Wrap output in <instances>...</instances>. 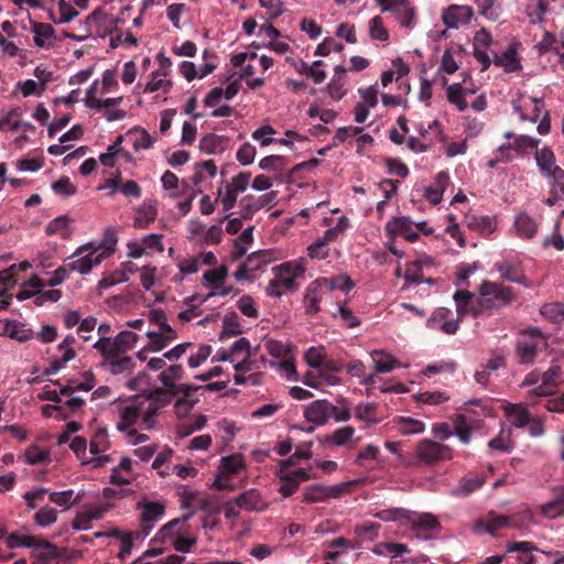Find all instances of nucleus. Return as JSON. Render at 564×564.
<instances>
[{
    "label": "nucleus",
    "mask_w": 564,
    "mask_h": 564,
    "mask_svg": "<svg viewBox=\"0 0 564 564\" xmlns=\"http://www.w3.org/2000/svg\"><path fill=\"white\" fill-rule=\"evenodd\" d=\"M32 564H52L63 557V552L50 541L36 536L31 546Z\"/></svg>",
    "instance_id": "5"
},
{
    "label": "nucleus",
    "mask_w": 564,
    "mask_h": 564,
    "mask_svg": "<svg viewBox=\"0 0 564 564\" xmlns=\"http://www.w3.org/2000/svg\"><path fill=\"white\" fill-rule=\"evenodd\" d=\"M149 321L159 326V330L167 332L172 334V327L167 324V317L163 310L155 308L150 311Z\"/></svg>",
    "instance_id": "61"
},
{
    "label": "nucleus",
    "mask_w": 564,
    "mask_h": 564,
    "mask_svg": "<svg viewBox=\"0 0 564 564\" xmlns=\"http://www.w3.org/2000/svg\"><path fill=\"white\" fill-rule=\"evenodd\" d=\"M479 295L489 297L494 311L510 305L516 300L512 288L498 282L482 281L478 288Z\"/></svg>",
    "instance_id": "3"
},
{
    "label": "nucleus",
    "mask_w": 564,
    "mask_h": 564,
    "mask_svg": "<svg viewBox=\"0 0 564 564\" xmlns=\"http://www.w3.org/2000/svg\"><path fill=\"white\" fill-rule=\"evenodd\" d=\"M333 414V404L327 400L313 401L304 410V417L316 425H325Z\"/></svg>",
    "instance_id": "9"
},
{
    "label": "nucleus",
    "mask_w": 564,
    "mask_h": 564,
    "mask_svg": "<svg viewBox=\"0 0 564 564\" xmlns=\"http://www.w3.org/2000/svg\"><path fill=\"white\" fill-rule=\"evenodd\" d=\"M514 227L520 237L532 239L538 232L536 221L525 213L516 216Z\"/></svg>",
    "instance_id": "21"
},
{
    "label": "nucleus",
    "mask_w": 564,
    "mask_h": 564,
    "mask_svg": "<svg viewBox=\"0 0 564 564\" xmlns=\"http://www.w3.org/2000/svg\"><path fill=\"white\" fill-rule=\"evenodd\" d=\"M319 280H321V285L326 284V285H328V288L330 290H341V291L348 292L355 286L354 281L350 279V276H348L346 274H339L332 279L324 278V279H319Z\"/></svg>",
    "instance_id": "45"
},
{
    "label": "nucleus",
    "mask_w": 564,
    "mask_h": 564,
    "mask_svg": "<svg viewBox=\"0 0 564 564\" xmlns=\"http://www.w3.org/2000/svg\"><path fill=\"white\" fill-rule=\"evenodd\" d=\"M138 509L141 510V522L144 534H149L152 530L154 523L163 516L165 507L161 502L149 501V502H138Z\"/></svg>",
    "instance_id": "12"
},
{
    "label": "nucleus",
    "mask_w": 564,
    "mask_h": 564,
    "mask_svg": "<svg viewBox=\"0 0 564 564\" xmlns=\"http://www.w3.org/2000/svg\"><path fill=\"white\" fill-rule=\"evenodd\" d=\"M447 99L451 104L455 105L459 111L467 109L468 105L464 98V89L462 84L456 83L447 87L446 89Z\"/></svg>",
    "instance_id": "41"
},
{
    "label": "nucleus",
    "mask_w": 564,
    "mask_h": 564,
    "mask_svg": "<svg viewBox=\"0 0 564 564\" xmlns=\"http://www.w3.org/2000/svg\"><path fill=\"white\" fill-rule=\"evenodd\" d=\"M186 11L185 3H172L166 9L167 19L175 29H181V15Z\"/></svg>",
    "instance_id": "62"
},
{
    "label": "nucleus",
    "mask_w": 564,
    "mask_h": 564,
    "mask_svg": "<svg viewBox=\"0 0 564 564\" xmlns=\"http://www.w3.org/2000/svg\"><path fill=\"white\" fill-rule=\"evenodd\" d=\"M547 177L552 178V189L556 191L564 198V170L560 166H554L551 176Z\"/></svg>",
    "instance_id": "64"
},
{
    "label": "nucleus",
    "mask_w": 564,
    "mask_h": 564,
    "mask_svg": "<svg viewBox=\"0 0 564 564\" xmlns=\"http://www.w3.org/2000/svg\"><path fill=\"white\" fill-rule=\"evenodd\" d=\"M94 348L104 356L106 364L124 354L120 346L115 345V339L111 340L109 337H101L95 343Z\"/></svg>",
    "instance_id": "23"
},
{
    "label": "nucleus",
    "mask_w": 564,
    "mask_h": 564,
    "mask_svg": "<svg viewBox=\"0 0 564 564\" xmlns=\"http://www.w3.org/2000/svg\"><path fill=\"white\" fill-rule=\"evenodd\" d=\"M369 34L372 40L387 41L389 33L383 26L381 17H375L369 22Z\"/></svg>",
    "instance_id": "54"
},
{
    "label": "nucleus",
    "mask_w": 564,
    "mask_h": 564,
    "mask_svg": "<svg viewBox=\"0 0 564 564\" xmlns=\"http://www.w3.org/2000/svg\"><path fill=\"white\" fill-rule=\"evenodd\" d=\"M355 417L368 424L381 422V419L378 416L377 403H359L355 408Z\"/></svg>",
    "instance_id": "25"
},
{
    "label": "nucleus",
    "mask_w": 564,
    "mask_h": 564,
    "mask_svg": "<svg viewBox=\"0 0 564 564\" xmlns=\"http://www.w3.org/2000/svg\"><path fill=\"white\" fill-rule=\"evenodd\" d=\"M278 476L281 480L279 492L284 497H291L300 487L299 480L292 477L289 473L279 470Z\"/></svg>",
    "instance_id": "46"
},
{
    "label": "nucleus",
    "mask_w": 564,
    "mask_h": 564,
    "mask_svg": "<svg viewBox=\"0 0 564 564\" xmlns=\"http://www.w3.org/2000/svg\"><path fill=\"white\" fill-rule=\"evenodd\" d=\"M198 389H202V386L198 387L193 384H176V389L171 390V395L176 397L183 393L184 397L175 402V408L180 409L181 406H185L186 410L192 409L193 402H189L187 400V397H189L193 392L197 391Z\"/></svg>",
    "instance_id": "36"
},
{
    "label": "nucleus",
    "mask_w": 564,
    "mask_h": 564,
    "mask_svg": "<svg viewBox=\"0 0 564 564\" xmlns=\"http://www.w3.org/2000/svg\"><path fill=\"white\" fill-rule=\"evenodd\" d=\"M147 336L150 339L149 344L147 345V349L153 352L163 350L177 337L176 332L174 329H172V334H169L167 332L163 330L148 332Z\"/></svg>",
    "instance_id": "18"
},
{
    "label": "nucleus",
    "mask_w": 564,
    "mask_h": 564,
    "mask_svg": "<svg viewBox=\"0 0 564 564\" xmlns=\"http://www.w3.org/2000/svg\"><path fill=\"white\" fill-rule=\"evenodd\" d=\"M507 553H518L516 561L518 564H542L541 551L533 542L513 541L506 545Z\"/></svg>",
    "instance_id": "6"
},
{
    "label": "nucleus",
    "mask_w": 564,
    "mask_h": 564,
    "mask_svg": "<svg viewBox=\"0 0 564 564\" xmlns=\"http://www.w3.org/2000/svg\"><path fill=\"white\" fill-rule=\"evenodd\" d=\"M117 234L116 230L108 228L105 231L104 239L101 243L97 247L99 248L98 253H105L106 258L115 252V247L117 245Z\"/></svg>",
    "instance_id": "55"
},
{
    "label": "nucleus",
    "mask_w": 564,
    "mask_h": 564,
    "mask_svg": "<svg viewBox=\"0 0 564 564\" xmlns=\"http://www.w3.org/2000/svg\"><path fill=\"white\" fill-rule=\"evenodd\" d=\"M256 148L246 142L237 151L236 158L242 165H249L254 161Z\"/></svg>",
    "instance_id": "63"
},
{
    "label": "nucleus",
    "mask_w": 564,
    "mask_h": 564,
    "mask_svg": "<svg viewBox=\"0 0 564 564\" xmlns=\"http://www.w3.org/2000/svg\"><path fill=\"white\" fill-rule=\"evenodd\" d=\"M98 251L99 248H93L89 253L68 262V268L82 274L89 273L93 267L100 264L106 259V254L98 253Z\"/></svg>",
    "instance_id": "13"
},
{
    "label": "nucleus",
    "mask_w": 564,
    "mask_h": 564,
    "mask_svg": "<svg viewBox=\"0 0 564 564\" xmlns=\"http://www.w3.org/2000/svg\"><path fill=\"white\" fill-rule=\"evenodd\" d=\"M141 415V410L138 406H126L121 412V422L118 424L120 431L127 430L133 425Z\"/></svg>",
    "instance_id": "52"
},
{
    "label": "nucleus",
    "mask_w": 564,
    "mask_h": 564,
    "mask_svg": "<svg viewBox=\"0 0 564 564\" xmlns=\"http://www.w3.org/2000/svg\"><path fill=\"white\" fill-rule=\"evenodd\" d=\"M321 286V280L313 281L306 289L305 293V303H306V314L314 315L319 311V302L322 296L318 292Z\"/></svg>",
    "instance_id": "27"
},
{
    "label": "nucleus",
    "mask_w": 564,
    "mask_h": 564,
    "mask_svg": "<svg viewBox=\"0 0 564 564\" xmlns=\"http://www.w3.org/2000/svg\"><path fill=\"white\" fill-rule=\"evenodd\" d=\"M70 219L66 215L58 216L51 220L46 228L45 234L47 236L59 235L62 238L69 237L68 224Z\"/></svg>",
    "instance_id": "33"
},
{
    "label": "nucleus",
    "mask_w": 564,
    "mask_h": 564,
    "mask_svg": "<svg viewBox=\"0 0 564 564\" xmlns=\"http://www.w3.org/2000/svg\"><path fill=\"white\" fill-rule=\"evenodd\" d=\"M440 529V521L431 513H422L416 519L411 520V530L417 539L423 541L432 538L431 531H437Z\"/></svg>",
    "instance_id": "11"
},
{
    "label": "nucleus",
    "mask_w": 564,
    "mask_h": 564,
    "mask_svg": "<svg viewBox=\"0 0 564 564\" xmlns=\"http://www.w3.org/2000/svg\"><path fill=\"white\" fill-rule=\"evenodd\" d=\"M35 538L36 535H22L18 532H13L7 536L6 544L9 549H17L22 546L31 549Z\"/></svg>",
    "instance_id": "49"
},
{
    "label": "nucleus",
    "mask_w": 564,
    "mask_h": 564,
    "mask_svg": "<svg viewBox=\"0 0 564 564\" xmlns=\"http://www.w3.org/2000/svg\"><path fill=\"white\" fill-rule=\"evenodd\" d=\"M473 15V10L467 6L453 4L443 13V22L447 28H457L459 22L468 20Z\"/></svg>",
    "instance_id": "16"
},
{
    "label": "nucleus",
    "mask_w": 564,
    "mask_h": 564,
    "mask_svg": "<svg viewBox=\"0 0 564 564\" xmlns=\"http://www.w3.org/2000/svg\"><path fill=\"white\" fill-rule=\"evenodd\" d=\"M352 485V482H341L335 486H323L313 484L304 488L303 501L306 503L322 502L328 498L341 497Z\"/></svg>",
    "instance_id": "4"
},
{
    "label": "nucleus",
    "mask_w": 564,
    "mask_h": 564,
    "mask_svg": "<svg viewBox=\"0 0 564 564\" xmlns=\"http://www.w3.org/2000/svg\"><path fill=\"white\" fill-rule=\"evenodd\" d=\"M289 164V159L282 155H268L259 162V167L263 171L281 173Z\"/></svg>",
    "instance_id": "39"
},
{
    "label": "nucleus",
    "mask_w": 564,
    "mask_h": 564,
    "mask_svg": "<svg viewBox=\"0 0 564 564\" xmlns=\"http://www.w3.org/2000/svg\"><path fill=\"white\" fill-rule=\"evenodd\" d=\"M112 375H119L126 371H131L133 368V361L131 357H119L105 364Z\"/></svg>",
    "instance_id": "53"
},
{
    "label": "nucleus",
    "mask_w": 564,
    "mask_h": 564,
    "mask_svg": "<svg viewBox=\"0 0 564 564\" xmlns=\"http://www.w3.org/2000/svg\"><path fill=\"white\" fill-rule=\"evenodd\" d=\"M508 417L511 424L516 427H524L530 423L529 411L520 404H514L508 411Z\"/></svg>",
    "instance_id": "38"
},
{
    "label": "nucleus",
    "mask_w": 564,
    "mask_h": 564,
    "mask_svg": "<svg viewBox=\"0 0 564 564\" xmlns=\"http://www.w3.org/2000/svg\"><path fill=\"white\" fill-rule=\"evenodd\" d=\"M139 336L131 330H122L115 337V345L120 346L123 352L132 349Z\"/></svg>",
    "instance_id": "56"
},
{
    "label": "nucleus",
    "mask_w": 564,
    "mask_h": 564,
    "mask_svg": "<svg viewBox=\"0 0 564 564\" xmlns=\"http://www.w3.org/2000/svg\"><path fill=\"white\" fill-rule=\"evenodd\" d=\"M536 164L545 176H551L554 169L555 155L550 148H543L535 152Z\"/></svg>",
    "instance_id": "32"
},
{
    "label": "nucleus",
    "mask_w": 564,
    "mask_h": 564,
    "mask_svg": "<svg viewBox=\"0 0 564 564\" xmlns=\"http://www.w3.org/2000/svg\"><path fill=\"white\" fill-rule=\"evenodd\" d=\"M355 434L352 426H345L336 430L332 435L325 436V442L333 443L338 446L345 445Z\"/></svg>",
    "instance_id": "50"
},
{
    "label": "nucleus",
    "mask_w": 564,
    "mask_h": 564,
    "mask_svg": "<svg viewBox=\"0 0 564 564\" xmlns=\"http://www.w3.org/2000/svg\"><path fill=\"white\" fill-rule=\"evenodd\" d=\"M235 501L239 508L252 511L258 508L260 495L256 489H250L238 496Z\"/></svg>",
    "instance_id": "43"
},
{
    "label": "nucleus",
    "mask_w": 564,
    "mask_h": 564,
    "mask_svg": "<svg viewBox=\"0 0 564 564\" xmlns=\"http://www.w3.org/2000/svg\"><path fill=\"white\" fill-rule=\"evenodd\" d=\"M492 62L496 66L503 67L507 73H514L522 68L513 44L509 45L501 55L496 54Z\"/></svg>",
    "instance_id": "15"
},
{
    "label": "nucleus",
    "mask_w": 564,
    "mask_h": 564,
    "mask_svg": "<svg viewBox=\"0 0 564 564\" xmlns=\"http://www.w3.org/2000/svg\"><path fill=\"white\" fill-rule=\"evenodd\" d=\"M486 311H494L491 302H489V297L481 296L475 297L471 300L470 306V315L474 317H478L484 314Z\"/></svg>",
    "instance_id": "60"
},
{
    "label": "nucleus",
    "mask_w": 564,
    "mask_h": 564,
    "mask_svg": "<svg viewBox=\"0 0 564 564\" xmlns=\"http://www.w3.org/2000/svg\"><path fill=\"white\" fill-rule=\"evenodd\" d=\"M511 517L499 514L496 511H490L484 519H479L474 523L473 530L476 534L489 533L490 535H495V533L503 528H510L511 525Z\"/></svg>",
    "instance_id": "7"
},
{
    "label": "nucleus",
    "mask_w": 564,
    "mask_h": 564,
    "mask_svg": "<svg viewBox=\"0 0 564 564\" xmlns=\"http://www.w3.org/2000/svg\"><path fill=\"white\" fill-rule=\"evenodd\" d=\"M540 313L553 323L564 321V303L553 302L542 305Z\"/></svg>",
    "instance_id": "42"
},
{
    "label": "nucleus",
    "mask_w": 564,
    "mask_h": 564,
    "mask_svg": "<svg viewBox=\"0 0 564 564\" xmlns=\"http://www.w3.org/2000/svg\"><path fill=\"white\" fill-rule=\"evenodd\" d=\"M381 524L372 521H365L355 527V533L362 540L372 541L378 538Z\"/></svg>",
    "instance_id": "44"
},
{
    "label": "nucleus",
    "mask_w": 564,
    "mask_h": 564,
    "mask_svg": "<svg viewBox=\"0 0 564 564\" xmlns=\"http://www.w3.org/2000/svg\"><path fill=\"white\" fill-rule=\"evenodd\" d=\"M415 453L417 459L426 465H435L453 458V449L448 445L430 438L421 440L416 445Z\"/></svg>",
    "instance_id": "2"
},
{
    "label": "nucleus",
    "mask_w": 564,
    "mask_h": 564,
    "mask_svg": "<svg viewBox=\"0 0 564 564\" xmlns=\"http://www.w3.org/2000/svg\"><path fill=\"white\" fill-rule=\"evenodd\" d=\"M183 375L184 368L181 365H172L160 373L159 380L171 392V390L176 389L175 381L181 380Z\"/></svg>",
    "instance_id": "28"
},
{
    "label": "nucleus",
    "mask_w": 564,
    "mask_h": 564,
    "mask_svg": "<svg viewBox=\"0 0 564 564\" xmlns=\"http://www.w3.org/2000/svg\"><path fill=\"white\" fill-rule=\"evenodd\" d=\"M455 434L462 443L468 444L471 438V427L468 425V420L464 414H456L453 419Z\"/></svg>",
    "instance_id": "37"
},
{
    "label": "nucleus",
    "mask_w": 564,
    "mask_h": 564,
    "mask_svg": "<svg viewBox=\"0 0 564 564\" xmlns=\"http://www.w3.org/2000/svg\"><path fill=\"white\" fill-rule=\"evenodd\" d=\"M546 348L547 337L538 327H529L517 343L516 355L520 364H532Z\"/></svg>",
    "instance_id": "1"
},
{
    "label": "nucleus",
    "mask_w": 564,
    "mask_h": 564,
    "mask_svg": "<svg viewBox=\"0 0 564 564\" xmlns=\"http://www.w3.org/2000/svg\"><path fill=\"white\" fill-rule=\"evenodd\" d=\"M53 191L58 195L73 196L76 194L77 188L72 184L69 177L63 176L52 184Z\"/></svg>",
    "instance_id": "58"
},
{
    "label": "nucleus",
    "mask_w": 564,
    "mask_h": 564,
    "mask_svg": "<svg viewBox=\"0 0 564 564\" xmlns=\"http://www.w3.org/2000/svg\"><path fill=\"white\" fill-rule=\"evenodd\" d=\"M305 360L312 368H319L325 362V354L323 347H311L305 352Z\"/></svg>",
    "instance_id": "59"
},
{
    "label": "nucleus",
    "mask_w": 564,
    "mask_h": 564,
    "mask_svg": "<svg viewBox=\"0 0 564 564\" xmlns=\"http://www.w3.org/2000/svg\"><path fill=\"white\" fill-rule=\"evenodd\" d=\"M495 268L499 272L501 279L509 281V282L522 284L525 286L528 285L527 276L524 274L520 273L518 271L517 267L514 264H512L511 262H508V261L497 262L495 264Z\"/></svg>",
    "instance_id": "22"
},
{
    "label": "nucleus",
    "mask_w": 564,
    "mask_h": 564,
    "mask_svg": "<svg viewBox=\"0 0 564 564\" xmlns=\"http://www.w3.org/2000/svg\"><path fill=\"white\" fill-rule=\"evenodd\" d=\"M32 31L34 33V44L37 47H44L46 41L52 39L55 34L54 28L48 23H34Z\"/></svg>",
    "instance_id": "34"
},
{
    "label": "nucleus",
    "mask_w": 564,
    "mask_h": 564,
    "mask_svg": "<svg viewBox=\"0 0 564 564\" xmlns=\"http://www.w3.org/2000/svg\"><path fill=\"white\" fill-rule=\"evenodd\" d=\"M541 514L547 519L564 517V485L555 489L554 498L542 505Z\"/></svg>",
    "instance_id": "14"
},
{
    "label": "nucleus",
    "mask_w": 564,
    "mask_h": 564,
    "mask_svg": "<svg viewBox=\"0 0 564 564\" xmlns=\"http://www.w3.org/2000/svg\"><path fill=\"white\" fill-rule=\"evenodd\" d=\"M397 429L402 435L420 434L424 431L425 424L416 419L399 416L395 420Z\"/></svg>",
    "instance_id": "26"
},
{
    "label": "nucleus",
    "mask_w": 564,
    "mask_h": 564,
    "mask_svg": "<svg viewBox=\"0 0 564 564\" xmlns=\"http://www.w3.org/2000/svg\"><path fill=\"white\" fill-rule=\"evenodd\" d=\"M427 327L441 330L447 335H454L459 327L458 319L453 317V312L446 307L437 308L427 319Z\"/></svg>",
    "instance_id": "8"
},
{
    "label": "nucleus",
    "mask_w": 564,
    "mask_h": 564,
    "mask_svg": "<svg viewBox=\"0 0 564 564\" xmlns=\"http://www.w3.org/2000/svg\"><path fill=\"white\" fill-rule=\"evenodd\" d=\"M506 367V358L503 356H497L486 362L481 370L476 371L475 380L482 387H487L490 381L492 371Z\"/></svg>",
    "instance_id": "20"
},
{
    "label": "nucleus",
    "mask_w": 564,
    "mask_h": 564,
    "mask_svg": "<svg viewBox=\"0 0 564 564\" xmlns=\"http://www.w3.org/2000/svg\"><path fill=\"white\" fill-rule=\"evenodd\" d=\"M156 217V209L151 206H142L137 210L134 217V227L137 228H147L150 223H152Z\"/></svg>",
    "instance_id": "47"
},
{
    "label": "nucleus",
    "mask_w": 564,
    "mask_h": 564,
    "mask_svg": "<svg viewBox=\"0 0 564 564\" xmlns=\"http://www.w3.org/2000/svg\"><path fill=\"white\" fill-rule=\"evenodd\" d=\"M0 334L15 339L20 343H26L35 337V332L22 322L17 319H7L0 322Z\"/></svg>",
    "instance_id": "10"
},
{
    "label": "nucleus",
    "mask_w": 564,
    "mask_h": 564,
    "mask_svg": "<svg viewBox=\"0 0 564 564\" xmlns=\"http://www.w3.org/2000/svg\"><path fill=\"white\" fill-rule=\"evenodd\" d=\"M228 276V268L225 264L212 270H207L203 274L202 284L205 288L214 289V285L221 284Z\"/></svg>",
    "instance_id": "30"
},
{
    "label": "nucleus",
    "mask_w": 564,
    "mask_h": 564,
    "mask_svg": "<svg viewBox=\"0 0 564 564\" xmlns=\"http://www.w3.org/2000/svg\"><path fill=\"white\" fill-rule=\"evenodd\" d=\"M57 520V511L50 507L45 506L41 508L35 514H34V521L43 528H46L53 523H55Z\"/></svg>",
    "instance_id": "51"
},
{
    "label": "nucleus",
    "mask_w": 564,
    "mask_h": 564,
    "mask_svg": "<svg viewBox=\"0 0 564 564\" xmlns=\"http://www.w3.org/2000/svg\"><path fill=\"white\" fill-rule=\"evenodd\" d=\"M240 217L243 220H249L253 217V215L262 208V203H257L253 200L252 195H247L240 202Z\"/></svg>",
    "instance_id": "48"
},
{
    "label": "nucleus",
    "mask_w": 564,
    "mask_h": 564,
    "mask_svg": "<svg viewBox=\"0 0 564 564\" xmlns=\"http://www.w3.org/2000/svg\"><path fill=\"white\" fill-rule=\"evenodd\" d=\"M193 516V512H189L185 516H183L182 518H178V519H173L172 521L167 522L166 524H164L160 531H159V535H161V540L163 542H165L167 539H170L171 541H173V539L175 538L176 534H174L173 530L176 525H178L181 522H184V521H187L192 518Z\"/></svg>",
    "instance_id": "57"
},
{
    "label": "nucleus",
    "mask_w": 564,
    "mask_h": 564,
    "mask_svg": "<svg viewBox=\"0 0 564 564\" xmlns=\"http://www.w3.org/2000/svg\"><path fill=\"white\" fill-rule=\"evenodd\" d=\"M413 223L409 217L400 216L392 217L384 227L386 235L389 239L393 240L398 236L404 237L406 231L412 228Z\"/></svg>",
    "instance_id": "19"
},
{
    "label": "nucleus",
    "mask_w": 564,
    "mask_h": 564,
    "mask_svg": "<svg viewBox=\"0 0 564 564\" xmlns=\"http://www.w3.org/2000/svg\"><path fill=\"white\" fill-rule=\"evenodd\" d=\"M453 297L456 304V319H458L459 323L466 315L470 314L474 293L467 290H458Z\"/></svg>",
    "instance_id": "24"
},
{
    "label": "nucleus",
    "mask_w": 564,
    "mask_h": 564,
    "mask_svg": "<svg viewBox=\"0 0 564 564\" xmlns=\"http://www.w3.org/2000/svg\"><path fill=\"white\" fill-rule=\"evenodd\" d=\"M109 445L110 443L108 440L107 430L104 427L97 429V431L95 432L90 440V453L94 455L102 453L109 448Z\"/></svg>",
    "instance_id": "40"
},
{
    "label": "nucleus",
    "mask_w": 564,
    "mask_h": 564,
    "mask_svg": "<svg viewBox=\"0 0 564 564\" xmlns=\"http://www.w3.org/2000/svg\"><path fill=\"white\" fill-rule=\"evenodd\" d=\"M371 357H372L375 370L377 373L389 372L398 364V360L395 358H393L391 355L386 354L380 350H373L371 352Z\"/></svg>",
    "instance_id": "29"
},
{
    "label": "nucleus",
    "mask_w": 564,
    "mask_h": 564,
    "mask_svg": "<svg viewBox=\"0 0 564 564\" xmlns=\"http://www.w3.org/2000/svg\"><path fill=\"white\" fill-rule=\"evenodd\" d=\"M242 332L239 316L236 313L225 316L223 321V332L220 334L221 340L225 339V337L240 335Z\"/></svg>",
    "instance_id": "35"
},
{
    "label": "nucleus",
    "mask_w": 564,
    "mask_h": 564,
    "mask_svg": "<svg viewBox=\"0 0 564 564\" xmlns=\"http://www.w3.org/2000/svg\"><path fill=\"white\" fill-rule=\"evenodd\" d=\"M227 143L226 137L208 133L200 139L199 149L207 154H219L226 150Z\"/></svg>",
    "instance_id": "17"
},
{
    "label": "nucleus",
    "mask_w": 564,
    "mask_h": 564,
    "mask_svg": "<svg viewBox=\"0 0 564 564\" xmlns=\"http://www.w3.org/2000/svg\"><path fill=\"white\" fill-rule=\"evenodd\" d=\"M373 553L377 555L392 554L393 557L401 556L410 552L408 545L397 542H380L373 547Z\"/></svg>",
    "instance_id": "31"
}]
</instances>
